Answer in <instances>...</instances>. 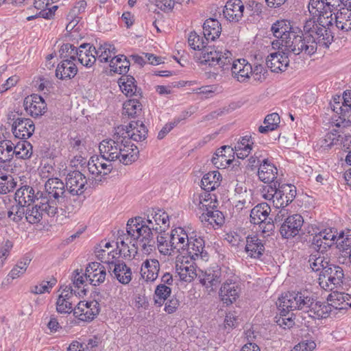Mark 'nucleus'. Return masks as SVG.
<instances>
[{
	"label": "nucleus",
	"instance_id": "nucleus-1",
	"mask_svg": "<svg viewBox=\"0 0 351 351\" xmlns=\"http://www.w3.org/2000/svg\"><path fill=\"white\" fill-rule=\"evenodd\" d=\"M333 19L311 18L306 21L304 27V34L302 36V46L300 47L301 53L308 56L314 54L317 46L328 48L334 39Z\"/></svg>",
	"mask_w": 351,
	"mask_h": 351
},
{
	"label": "nucleus",
	"instance_id": "nucleus-2",
	"mask_svg": "<svg viewBox=\"0 0 351 351\" xmlns=\"http://www.w3.org/2000/svg\"><path fill=\"white\" fill-rule=\"evenodd\" d=\"M119 131L111 138L103 140L99 145L100 154L108 162L119 161L125 165L135 162L138 158L139 151L134 145H129Z\"/></svg>",
	"mask_w": 351,
	"mask_h": 351
},
{
	"label": "nucleus",
	"instance_id": "nucleus-3",
	"mask_svg": "<svg viewBox=\"0 0 351 351\" xmlns=\"http://www.w3.org/2000/svg\"><path fill=\"white\" fill-rule=\"evenodd\" d=\"M271 30L274 36L278 38L272 42L274 49L281 48L282 50L294 55L301 53L302 36L293 29L289 21H277L272 25Z\"/></svg>",
	"mask_w": 351,
	"mask_h": 351
},
{
	"label": "nucleus",
	"instance_id": "nucleus-4",
	"mask_svg": "<svg viewBox=\"0 0 351 351\" xmlns=\"http://www.w3.org/2000/svg\"><path fill=\"white\" fill-rule=\"evenodd\" d=\"M127 236L132 241L136 242V245L143 250V253L149 254L155 249V241L153 237V232L146 227L144 220L141 217H136L128 220L127 223Z\"/></svg>",
	"mask_w": 351,
	"mask_h": 351
},
{
	"label": "nucleus",
	"instance_id": "nucleus-5",
	"mask_svg": "<svg viewBox=\"0 0 351 351\" xmlns=\"http://www.w3.org/2000/svg\"><path fill=\"white\" fill-rule=\"evenodd\" d=\"M315 298L313 294L305 290L300 292H289L278 300V308L282 316L295 310H300L307 313Z\"/></svg>",
	"mask_w": 351,
	"mask_h": 351
},
{
	"label": "nucleus",
	"instance_id": "nucleus-6",
	"mask_svg": "<svg viewBox=\"0 0 351 351\" xmlns=\"http://www.w3.org/2000/svg\"><path fill=\"white\" fill-rule=\"evenodd\" d=\"M64 182L57 178H49L45 184L44 191H37L40 201L45 202L49 206V210L58 213L59 204L64 201L67 194Z\"/></svg>",
	"mask_w": 351,
	"mask_h": 351
},
{
	"label": "nucleus",
	"instance_id": "nucleus-7",
	"mask_svg": "<svg viewBox=\"0 0 351 351\" xmlns=\"http://www.w3.org/2000/svg\"><path fill=\"white\" fill-rule=\"evenodd\" d=\"M195 58L202 65L215 66L218 64L223 70H226L232 60V54L227 49L221 51L215 46L206 45L199 52L195 53Z\"/></svg>",
	"mask_w": 351,
	"mask_h": 351
},
{
	"label": "nucleus",
	"instance_id": "nucleus-8",
	"mask_svg": "<svg viewBox=\"0 0 351 351\" xmlns=\"http://www.w3.org/2000/svg\"><path fill=\"white\" fill-rule=\"evenodd\" d=\"M287 209H280L274 218V222L280 225V233L283 238L289 239L299 234L304 224V219L299 214L287 215Z\"/></svg>",
	"mask_w": 351,
	"mask_h": 351
},
{
	"label": "nucleus",
	"instance_id": "nucleus-9",
	"mask_svg": "<svg viewBox=\"0 0 351 351\" xmlns=\"http://www.w3.org/2000/svg\"><path fill=\"white\" fill-rule=\"evenodd\" d=\"M343 277V269L331 265L320 272L318 278L319 285L326 291H333L341 286Z\"/></svg>",
	"mask_w": 351,
	"mask_h": 351
},
{
	"label": "nucleus",
	"instance_id": "nucleus-10",
	"mask_svg": "<svg viewBox=\"0 0 351 351\" xmlns=\"http://www.w3.org/2000/svg\"><path fill=\"white\" fill-rule=\"evenodd\" d=\"M224 282L219 289L221 300L226 305L232 304L239 298L241 289L239 278L234 274L230 277L223 276Z\"/></svg>",
	"mask_w": 351,
	"mask_h": 351
},
{
	"label": "nucleus",
	"instance_id": "nucleus-11",
	"mask_svg": "<svg viewBox=\"0 0 351 351\" xmlns=\"http://www.w3.org/2000/svg\"><path fill=\"white\" fill-rule=\"evenodd\" d=\"M117 131L122 135L129 145H134L131 140L136 142H142L147 138L148 130L142 121H131L125 128L123 125H119Z\"/></svg>",
	"mask_w": 351,
	"mask_h": 351
},
{
	"label": "nucleus",
	"instance_id": "nucleus-12",
	"mask_svg": "<svg viewBox=\"0 0 351 351\" xmlns=\"http://www.w3.org/2000/svg\"><path fill=\"white\" fill-rule=\"evenodd\" d=\"M9 119L14 121L12 125V131L16 138L27 139L32 136L35 125L32 119L19 117V115L16 114H10Z\"/></svg>",
	"mask_w": 351,
	"mask_h": 351
},
{
	"label": "nucleus",
	"instance_id": "nucleus-13",
	"mask_svg": "<svg viewBox=\"0 0 351 351\" xmlns=\"http://www.w3.org/2000/svg\"><path fill=\"white\" fill-rule=\"evenodd\" d=\"M87 179L80 171L69 172L65 179L67 193L71 195H81L86 190Z\"/></svg>",
	"mask_w": 351,
	"mask_h": 351
},
{
	"label": "nucleus",
	"instance_id": "nucleus-14",
	"mask_svg": "<svg viewBox=\"0 0 351 351\" xmlns=\"http://www.w3.org/2000/svg\"><path fill=\"white\" fill-rule=\"evenodd\" d=\"M99 311V304L97 301H80L73 309V315L81 321L89 322L97 317Z\"/></svg>",
	"mask_w": 351,
	"mask_h": 351
},
{
	"label": "nucleus",
	"instance_id": "nucleus-15",
	"mask_svg": "<svg viewBox=\"0 0 351 351\" xmlns=\"http://www.w3.org/2000/svg\"><path fill=\"white\" fill-rule=\"evenodd\" d=\"M35 205H27L25 219L32 224L39 223L45 215L54 217L58 213L49 210L47 204L43 201H36Z\"/></svg>",
	"mask_w": 351,
	"mask_h": 351
},
{
	"label": "nucleus",
	"instance_id": "nucleus-16",
	"mask_svg": "<svg viewBox=\"0 0 351 351\" xmlns=\"http://www.w3.org/2000/svg\"><path fill=\"white\" fill-rule=\"evenodd\" d=\"M296 195V187L292 184L278 183L276 184V208L285 209L294 199Z\"/></svg>",
	"mask_w": 351,
	"mask_h": 351
},
{
	"label": "nucleus",
	"instance_id": "nucleus-17",
	"mask_svg": "<svg viewBox=\"0 0 351 351\" xmlns=\"http://www.w3.org/2000/svg\"><path fill=\"white\" fill-rule=\"evenodd\" d=\"M23 106L26 112L34 118L43 115L47 109L44 99L37 94L26 97L23 101Z\"/></svg>",
	"mask_w": 351,
	"mask_h": 351
},
{
	"label": "nucleus",
	"instance_id": "nucleus-18",
	"mask_svg": "<svg viewBox=\"0 0 351 351\" xmlns=\"http://www.w3.org/2000/svg\"><path fill=\"white\" fill-rule=\"evenodd\" d=\"M271 213L270 206L265 202L261 203L254 206L250 212V222L254 224L261 225L267 222L268 226V230L272 229L273 223L274 221L271 218L269 217Z\"/></svg>",
	"mask_w": 351,
	"mask_h": 351
},
{
	"label": "nucleus",
	"instance_id": "nucleus-19",
	"mask_svg": "<svg viewBox=\"0 0 351 351\" xmlns=\"http://www.w3.org/2000/svg\"><path fill=\"white\" fill-rule=\"evenodd\" d=\"M336 230L325 229L315 233L312 239V246L316 251L326 252L337 239Z\"/></svg>",
	"mask_w": 351,
	"mask_h": 351
},
{
	"label": "nucleus",
	"instance_id": "nucleus-20",
	"mask_svg": "<svg viewBox=\"0 0 351 351\" xmlns=\"http://www.w3.org/2000/svg\"><path fill=\"white\" fill-rule=\"evenodd\" d=\"M230 66L232 76L240 82H244L250 78L252 73V65L245 59H238L231 62Z\"/></svg>",
	"mask_w": 351,
	"mask_h": 351
},
{
	"label": "nucleus",
	"instance_id": "nucleus-21",
	"mask_svg": "<svg viewBox=\"0 0 351 351\" xmlns=\"http://www.w3.org/2000/svg\"><path fill=\"white\" fill-rule=\"evenodd\" d=\"M87 168L93 176H106L110 173L112 169L111 162L106 158L99 156H92L87 164Z\"/></svg>",
	"mask_w": 351,
	"mask_h": 351
},
{
	"label": "nucleus",
	"instance_id": "nucleus-22",
	"mask_svg": "<svg viewBox=\"0 0 351 351\" xmlns=\"http://www.w3.org/2000/svg\"><path fill=\"white\" fill-rule=\"evenodd\" d=\"M108 270L112 277L122 285H128L132 279V269L123 261H117L116 264L108 267Z\"/></svg>",
	"mask_w": 351,
	"mask_h": 351
},
{
	"label": "nucleus",
	"instance_id": "nucleus-23",
	"mask_svg": "<svg viewBox=\"0 0 351 351\" xmlns=\"http://www.w3.org/2000/svg\"><path fill=\"white\" fill-rule=\"evenodd\" d=\"M86 276L90 284L94 286L99 285L105 281L106 269L99 263H90L86 268Z\"/></svg>",
	"mask_w": 351,
	"mask_h": 351
},
{
	"label": "nucleus",
	"instance_id": "nucleus-24",
	"mask_svg": "<svg viewBox=\"0 0 351 351\" xmlns=\"http://www.w3.org/2000/svg\"><path fill=\"white\" fill-rule=\"evenodd\" d=\"M204 240L202 237H190L185 252L191 259L206 260L208 258V253L204 250Z\"/></svg>",
	"mask_w": 351,
	"mask_h": 351
},
{
	"label": "nucleus",
	"instance_id": "nucleus-25",
	"mask_svg": "<svg viewBox=\"0 0 351 351\" xmlns=\"http://www.w3.org/2000/svg\"><path fill=\"white\" fill-rule=\"evenodd\" d=\"M265 251V243L259 239L258 235H248L246 237L245 252L248 257L252 258H260Z\"/></svg>",
	"mask_w": 351,
	"mask_h": 351
},
{
	"label": "nucleus",
	"instance_id": "nucleus-26",
	"mask_svg": "<svg viewBox=\"0 0 351 351\" xmlns=\"http://www.w3.org/2000/svg\"><path fill=\"white\" fill-rule=\"evenodd\" d=\"M244 8L241 0H229L224 6L223 16L230 22H238L243 16Z\"/></svg>",
	"mask_w": 351,
	"mask_h": 351
},
{
	"label": "nucleus",
	"instance_id": "nucleus-27",
	"mask_svg": "<svg viewBox=\"0 0 351 351\" xmlns=\"http://www.w3.org/2000/svg\"><path fill=\"white\" fill-rule=\"evenodd\" d=\"M224 276L220 269H210L206 271L200 282L208 292L213 291L217 289Z\"/></svg>",
	"mask_w": 351,
	"mask_h": 351
},
{
	"label": "nucleus",
	"instance_id": "nucleus-28",
	"mask_svg": "<svg viewBox=\"0 0 351 351\" xmlns=\"http://www.w3.org/2000/svg\"><path fill=\"white\" fill-rule=\"evenodd\" d=\"M282 50V54L280 52L269 54L266 59V64L272 72L284 71L287 69L289 60L287 55Z\"/></svg>",
	"mask_w": 351,
	"mask_h": 351
},
{
	"label": "nucleus",
	"instance_id": "nucleus-29",
	"mask_svg": "<svg viewBox=\"0 0 351 351\" xmlns=\"http://www.w3.org/2000/svg\"><path fill=\"white\" fill-rule=\"evenodd\" d=\"M171 243L175 247L176 252L184 254L186 247L189 245V237L182 228H176L171 230Z\"/></svg>",
	"mask_w": 351,
	"mask_h": 351
},
{
	"label": "nucleus",
	"instance_id": "nucleus-30",
	"mask_svg": "<svg viewBox=\"0 0 351 351\" xmlns=\"http://www.w3.org/2000/svg\"><path fill=\"white\" fill-rule=\"evenodd\" d=\"M121 91L127 96L142 97V90L136 84V80L132 75H123L119 80Z\"/></svg>",
	"mask_w": 351,
	"mask_h": 351
},
{
	"label": "nucleus",
	"instance_id": "nucleus-31",
	"mask_svg": "<svg viewBox=\"0 0 351 351\" xmlns=\"http://www.w3.org/2000/svg\"><path fill=\"white\" fill-rule=\"evenodd\" d=\"M14 199L16 202L25 206L36 201H40L37 193H35L34 189L29 186H23L19 189L15 193Z\"/></svg>",
	"mask_w": 351,
	"mask_h": 351
},
{
	"label": "nucleus",
	"instance_id": "nucleus-32",
	"mask_svg": "<svg viewBox=\"0 0 351 351\" xmlns=\"http://www.w3.org/2000/svg\"><path fill=\"white\" fill-rule=\"evenodd\" d=\"M333 26L338 29L347 32L351 30V11L347 8L339 10L332 16Z\"/></svg>",
	"mask_w": 351,
	"mask_h": 351
},
{
	"label": "nucleus",
	"instance_id": "nucleus-33",
	"mask_svg": "<svg viewBox=\"0 0 351 351\" xmlns=\"http://www.w3.org/2000/svg\"><path fill=\"white\" fill-rule=\"evenodd\" d=\"M93 47L89 43H83L77 48L78 61L86 67H90L96 61Z\"/></svg>",
	"mask_w": 351,
	"mask_h": 351
},
{
	"label": "nucleus",
	"instance_id": "nucleus-34",
	"mask_svg": "<svg viewBox=\"0 0 351 351\" xmlns=\"http://www.w3.org/2000/svg\"><path fill=\"white\" fill-rule=\"evenodd\" d=\"M160 270V263L156 259H147L141 268V274L147 281L153 282L157 278Z\"/></svg>",
	"mask_w": 351,
	"mask_h": 351
},
{
	"label": "nucleus",
	"instance_id": "nucleus-35",
	"mask_svg": "<svg viewBox=\"0 0 351 351\" xmlns=\"http://www.w3.org/2000/svg\"><path fill=\"white\" fill-rule=\"evenodd\" d=\"M331 311L332 307L330 304L326 302L317 301L315 299L306 313L313 319H323L328 317Z\"/></svg>",
	"mask_w": 351,
	"mask_h": 351
},
{
	"label": "nucleus",
	"instance_id": "nucleus-36",
	"mask_svg": "<svg viewBox=\"0 0 351 351\" xmlns=\"http://www.w3.org/2000/svg\"><path fill=\"white\" fill-rule=\"evenodd\" d=\"M277 168L268 159H263V164L260 165L258 171L259 179L265 183L275 182Z\"/></svg>",
	"mask_w": 351,
	"mask_h": 351
},
{
	"label": "nucleus",
	"instance_id": "nucleus-37",
	"mask_svg": "<svg viewBox=\"0 0 351 351\" xmlns=\"http://www.w3.org/2000/svg\"><path fill=\"white\" fill-rule=\"evenodd\" d=\"M176 271L180 279L185 282H191L196 276V269L193 263L188 261L184 263L182 261H176Z\"/></svg>",
	"mask_w": 351,
	"mask_h": 351
},
{
	"label": "nucleus",
	"instance_id": "nucleus-38",
	"mask_svg": "<svg viewBox=\"0 0 351 351\" xmlns=\"http://www.w3.org/2000/svg\"><path fill=\"white\" fill-rule=\"evenodd\" d=\"M77 72L75 64L71 60L65 59L58 65L56 75L60 80L71 79L77 74Z\"/></svg>",
	"mask_w": 351,
	"mask_h": 351
},
{
	"label": "nucleus",
	"instance_id": "nucleus-39",
	"mask_svg": "<svg viewBox=\"0 0 351 351\" xmlns=\"http://www.w3.org/2000/svg\"><path fill=\"white\" fill-rule=\"evenodd\" d=\"M203 32L204 35V38L206 40H215L221 34V24L217 19L210 18L204 23Z\"/></svg>",
	"mask_w": 351,
	"mask_h": 351
},
{
	"label": "nucleus",
	"instance_id": "nucleus-40",
	"mask_svg": "<svg viewBox=\"0 0 351 351\" xmlns=\"http://www.w3.org/2000/svg\"><path fill=\"white\" fill-rule=\"evenodd\" d=\"M130 238L125 235H119L117 239V248H119V254H123L124 258H131L135 256V254L137 253V248L139 245L135 246V243L132 245L130 247L128 245V243H130Z\"/></svg>",
	"mask_w": 351,
	"mask_h": 351
},
{
	"label": "nucleus",
	"instance_id": "nucleus-41",
	"mask_svg": "<svg viewBox=\"0 0 351 351\" xmlns=\"http://www.w3.org/2000/svg\"><path fill=\"white\" fill-rule=\"evenodd\" d=\"M221 176L218 171L206 173L201 180V187L205 191H211L217 189L221 183Z\"/></svg>",
	"mask_w": 351,
	"mask_h": 351
},
{
	"label": "nucleus",
	"instance_id": "nucleus-42",
	"mask_svg": "<svg viewBox=\"0 0 351 351\" xmlns=\"http://www.w3.org/2000/svg\"><path fill=\"white\" fill-rule=\"evenodd\" d=\"M324 252L316 251V252L311 254L308 263L312 270L315 271H324L331 265L329 264L328 258L324 256Z\"/></svg>",
	"mask_w": 351,
	"mask_h": 351
},
{
	"label": "nucleus",
	"instance_id": "nucleus-43",
	"mask_svg": "<svg viewBox=\"0 0 351 351\" xmlns=\"http://www.w3.org/2000/svg\"><path fill=\"white\" fill-rule=\"evenodd\" d=\"M206 213H203L199 219L203 223H208L213 228L215 226H221L224 222V216L223 213L215 208L204 209Z\"/></svg>",
	"mask_w": 351,
	"mask_h": 351
},
{
	"label": "nucleus",
	"instance_id": "nucleus-44",
	"mask_svg": "<svg viewBox=\"0 0 351 351\" xmlns=\"http://www.w3.org/2000/svg\"><path fill=\"white\" fill-rule=\"evenodd\" d=\"M157 248L159 252L165 256H171L175 254L176 250L171 243V237L165 232L160 233L157 237Z\"/></svg>",
	"mask_w": 351,
	"mask_h": 351
},
{
	"label": "nucleus",
	"instance_id": "nucleus-45",
	"mask_svg": "<svg viewBox=\"0 0 351 351\" xmlns=\"http://www.w3.org/2000/svg\"><path fill=\"white\" fill-rule=\"evenodd\" d=\"M86 5V2L84 0H80L75 3L67 15V20L69 21V23L66 25V29L69 28L72 29L80 22L81 17L78 15L85 11Z\"/></svg>",
	"mask_w": 351,
	"mask_h": 351
},
{
	"label": "nucleus",
	"instance_id": "nucleus-46",
	"mask_svg": "<svg viewBox=\"0 0 351 351\" xmlns=\"http://www.w3.org/2000/svg\"><path fill=\"white\" fill-rule=\"evenodd\" d=\"M93 51L95 53V56H97L99 61L101 62L110 61L114 56H116L115 54L117 53L115 47L108 43L101 45L97 49L93 47Z\"/></svg>",
	"mask_w": 351,
	"mask_h": 351
},
{
	"label": "nucleus",
	"instance_id": "nucleus-47",
	"mask_svg": "<svg viewBox=\"0 0 351 351\" xmlns=\"http://www.w3.org/2000/svg\"><path fill=\"white\" fill-rule=\"evenodd\" d=\"M308 9L313 18L319 19L320 18L329 19L326 8V3L323 0H309Z\"/></svg>",
	"mask_w": 351,
	"mask_h": 351
},
{
	"label": "nucleus",
	"instance_id": "nucleus-48",
	"mask_svg": "<svg viewBox=\"0 0 351 351\" xmlns=\"http://www.w3.org/2000/svg\"><path fill=\"white\" fill-rule=\"evenodd\" d=\"M95 253L99 261L108 265V267H110L111 265L117 263L115 259L119 253L114 251V250H106L103 248L102 245H99V246L96 247Z\"/></svg>",
	"mask_w": 351,
	"mask_h": 351
},
{
	"label": "nucleus",
	"instance_id": "nucleus-49",
	"mask_svg": "<svg viewBox=\"0 0 351 351\" xmlns=\"http://www.w3.org/2000/svg\"><path fill=\"white\" fill-rule=\"evenodd\" d=\"M13 147L10 141H0V162L7 165H12L16 167L15 162L13 161Z\"/></svg>",
	"mask_w": 351,
	"mask_h": 351
},
{
	"label": "nucleus",
	"instance_id": "nucleus-50",
	"mask_svg": "<svg viewBox=\"0 0 351 351\" xmlns=\"http://www.w3.org/2000/svg\"><path fill=\"white\" fill-rule=\"evenodd\" d=\"M250 139L251 136H243L235 145L233 149L234 154L237 155V158L244 159L250 154L253 144V142H250Z\"/></svg>",
	"mask_w": 351,
	"mask_h": 351
},
{
	"label": "nucleus",
	"instance_id": "nucleus-51",
	"mask_svg": "<svg viewBox=\"0 0 351 351\" xmlns=\"http://www.w3.org/2000/svg\"><path fill=\"white\" fill-rule=\"evenodd\" d=\"M130 61L123 55L114 56L110 61L111 71L119 74L127 73L130 68Z\"/></svg>",
	"mask_w": 351,
	"mask_h": 351
},
{
	"label": "nucleus",
	"instance_id": "nucleus-52",
	"mask_svg": "<svg viewBox=\"0 0 351 351\" xmlns=\"http://www.w3.org/2000/svg\"><path fill=\"white\" fill-rule=\"evenodd\" d=\"M142 111V104L137 99H129L123 104V114L129 118L138 116Z\"/></svg>",
	"mask_w": 351,
	"mask_h": 351
},
{
	"label": "nucleus",
	"instance_id": "nucleus-53",
	"mask_svg": "<svg viewBox=\"0 0 351 351\" xmlns=\"http://www.w3.org/2000/svg\"><path fill=\"white\" fill-rule=\"evenodd\" d=\"M80 195H71L67 193L64 196V201L61 202L60 208L68 213H71L77 210L81 206V201L79 199Z\"/></svg>",
	"mask_w": 351,
	"mask_h": 351
},
{
	"label": "nucleus",
	"instance_id": "nucleus-54",
	"mask_svg": "<svg viewBox=\"0 0 351 351\" xmlns=\"http://www.w3.org/2000/svg\"><path fill=\"white\" fill-rule=\"evenodd\" d=\"M71 293L60 294L56 302V310L60 313H70L73 311Z\"/></svg>",
	"mask_w": 351,
	"mask_h": 351
},
{
	"label": "nucleus",
	"instance_id": "nucleus-55",
	"mask_svg": "<svg viewBox=\"0 0 351 351\" xmlns=\"http://www.w3.org/2000/svg\"><path fill=\"white\" fill-rule=\"evenodd\" d=\"M280 122V118L278 114H269L265 118L263 121L265 125H261L258 128V132L262 134H265L269 131H273L278 127Z\"/></svg>",
	"mask_w": 351,
	"mask_h": 351
},
{
	"label": "nucleus",
	"instance_id": "nucleus-56",
	"mask_svg": "<svg viewBox=\"0 0 351 351\" xmlns=\"http://www.w3.org/2000/svg\"><path fill=\"white\" fill-rule=\"evenodd\" d=\"M208 191L204 192L200 194L197 199L194 200V202L197 204L200 209H214L217 207V202L215 197H213L212 195L208 193Z\"/></svg>",
	"mask_w": 351,
	"mask_h": 351
},
{
	"label": "nucleus",
	"instance_id": "nucleus-57",
	"mask_svg": "<svg viewBox=\"0 0 351 351\" xmlns=\"http://www.w3.org/2000/svg\"><path fill=\"white\" fill-rule=\"evenodd\" d=\"M171 289L164 284L158 285L154 291V300L155 304L158 306H162L165 302L170 297Z\"/></svg>",
	"mask_w": 351,
	"mask_h": 351
},
{
	"label": "nucleus",
	"instance_id": "nucleus-58",
	"mask_svg": "<svg viewBox=\"0 0 351 351\" xmlns=\"http://www.w3.org/2000/svg\"><path fill=\"white\" fill-rule=\"evenodd\" d=\"M330 301L332 303L330 304L332 308H345L347 306H351V298L348 294L343 293H334V295H330Z\"/></svg>",
	"mask_w": 351,
	"mask_h": 351
},
{
	"label": "nucleus",
	"instance_id": "nucleus-59",
	"mask_svg": "<svg viewBox=\"0 0 351 351\" xmlns=\"http://www.w3.org/2000/svg\"><path fill=\"white\" fill-rule=\"evenodd\" d=\"M32 145L29 142L23 141L16 144L13 149V152H14V155H15L17 158L27 159L29 158L32 154Z\"/></svg>",
	"mask_w": 351,
	"mask_h": 351
},
{
	"label": "nucleus",
	"instance_id": "nucleus-60",
	"mask_svg": "<svg viewBox=\"0 0 351 351\" xmlns=\"http://www.w3.org/2000/svg\"><path fill=\"white\" fill-rule=\"evenodd\" d=\"M151 217L154 218L155 224H158V227L162 229V232H165V229L169 226V215L161 210H154L151 211Z\"/></svg>",
	"mask_w": 351,
	"mask_h": 351
},
{
	"label": "nucleus",
	"instance_id": "nucleus-61",
	"mask_svg": "<svg viewBox=\"0 0 351 351\" xmlns=\"http://www.w3.org/2000/svg\"><path fill=\"white\" fill-rule=\"evenodd\" d=\"M25 206L16 202V204L12 205L8 211V217L14 222L21 221L23 217H25Z\"/></svg>",
	"mask_w": 351,
	"mask_h": 351
},
{
	"label": "nucleus",
	"instance_id": "nucleus-62",
	"mask_svg": "<svg viewBox=\"0 0 351 351\" xmlns=\"http://www.w3.org/2000/svg\"><path fill=\"white\" fill-rule=\"evenodd\" d=\"M59 52L62 58L69 59L73 62L77 58V48L73 45L66 43L61 46Z\"/></svg>",
	"mask_w": 351,
	"mask_h": 351
},
{
	"label": "nucleus",
	"instance_id": "nucleus-63",
	"mask_svg": "<svg viewBox=\"0 0 351 351\" xmlns=\"http://www.w3.org/2000/svg\"><path fill=\"white\" fill-rule=\"evenodd\" d=\"M16 186V182L11 176H1L0 177V193L6 194L13 191Z\"/></svg>",
	"mask_w": 351,
	"mask_h": 351
},
{
	"label": "nucleus",
	"instance_id": "nucleus-64",
	"mask_svg": "<svg viewBox=\"0 0 351 351\" xmlns=\"http://www.w3.org/2000/svg\"><path fill=\"white\" fill-rule=\"evenodd\" d=\"M337 240V247L342 251L348 250L351 247V230L339 234Z\"/></svg>",
	"mask_w": 351,
	"mask_h": 351
}]
</instances>
